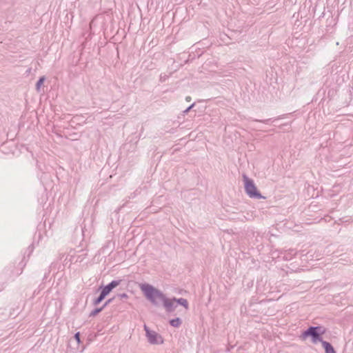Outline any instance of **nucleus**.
Wrapping results in <instances>:
<instances>
[{
	"label": "nucleus",
	"instance_id": "f257e3e1",
	"mask_svg": "<svg viewBox=\"0 0 353 353\" xmlns=\"http://www.w3.org/2000/svg\"><path fill=\"white\" fill-rule=\"evenodd\" d=\"M141 290L143 292L147 299L149 300L152 304L155 306H159L161 303H163L165 298V296L161 291L150 284H142L141 286Z\"/></svg>",
	"mask_w": 353,
	"mask_h": 353
},
{
	"label": "nucleus",
	"instance_id": "0eeeda50",
	"mask_svg": "<svg viewBox=\"0 0 353 353\" xmlns=\"http://www.w3.org/2000/svg\"><path fill=\"white\" fill-rule=\"evenodd\" d=\"M321 344L325 349V353H336L333 346L329 342L323 341Z\"/></svg>",
	"mask_w": 353,
	"mask_h": 353
},
{
	"label": "nucleus",
	"instance_id": "20e7f679",
	"mask_svg": "<svg viewBox=\"0 0 353 353\" xmlns=\"http://www.w3.org/2000/svg\"><path fill=\"white\" fill-rule=\"evenodd\" d=\"M144 330L145 331L146 336L148 337L150 343H163V341L162 337L160 335H159L156 332L151 331L146 325H144Z\"/></svg>",
	"mask_w": 353,
	"mask_h": 353
},
{
	"label": "nucleus",
	"instance_id": "423d86ee",
	"mask_svg": "<svg viewBox=\"0 0 353 353\" xmlns=\"http://www.w3.org/2000/svg\"><path fill=\"white\" fill-rule=\"evenodd\" d=\"M121 283L120 280H114L111 281L110 283L104 286L101 291L103 292L107 296L114 288L117 287Z\"/></svg>",
	"mask_w": 353,
	"mask_h": 353
},
{
	"label": "nucleus",
	"instance_id": "f03ea898",
	"mask_svg": "<svg viewBox=\"0 0 353 353\" xmlns=\"http://www.w3.org/2000/svg\"><path fill=\"white\" fill-rule=\"evenodd\" d=\"M326 332V329L323 326H310L307 330L303 332L301 337L303 340L306 339L307 337H311V341L314 344L318 342H322V335Z\"/></svg>",
	"mask_w": 353,
	"mask_h": 353
},
{
	"label": "nucleus",
	"instance_id": "9d476101",
	"mask_svg": "<svg viewBox=\"0 0 353 353\" xmlns=\"http://www.w3.org/2000/svg\"><path fill=\"white\" fill-rule=\"evenodd\" d=\"M105 294L103 292L101 291L99 296L94 300L93 304L94 305H99L105 299Z\"/></svg>",
	"mask_w": 353,
	"mask_h": 353
},
{
	"label": "nucleus",
	"instance_id": "9b49d317",
	"mask_svg": "<svg viewBox=\"0 0 353 353\" xmlns=\"http://www.w3.org/2000/svg\"><path fill=\"white\" fill-rule=\"evenodd\" d=\"M176 303L177 304V305H183V307H185V309L188 308V303L185 299H183V298L176 299Z\"/></svg>",
	"mask_w": 353,
	"mask_h": 353
},
{
	"label": "nucleus",
	"instance_id": "4468645a",
	"mask_svg": "<svg viewBox=\"0 0 353 353\" xmlns=\"http://www.w3.org/2000/svg\"><path fill=\"white\" fill-rule=\"evenodd\" d=\"M45 81V78L44 77H41L39 79V80L38 81L37 83V90H39L41 86L43 85V82Z\"/></svg>",
	"mask_w": 353,
	"mask_h": 353
},
{
	"label": "nucleus",
	"instance_id": "ddd939ff",
	"mask_svg": "<svg viewBox=\"0 0 353 353\" xmlns=\"http://www.w3.org/2000/svg\"><path fill=\"white\" fill-rule=\"evenodd\" d=\"M128 297L126 293H121L117 294L114 299H118L119 300H122L123 299H127Z\"/></svg>",
	"mask_w": 353,
	"mask_h": 353
},
{
	"label": "nucleus",
	"instance_id": "f8f14e48",
	"mask_svg": "<svg viewBox=\"0 0 353 353\" xmlns=\"http://www.w3.org/2000/svg\"><path fill=\"white\" fill-rule=\"evenodd\" d=\"M103 310V308L102 307L94 309V310H92V311L90 312V316H96V315H97V314H98L99 312H101Z\"/></svg>",
	"mask_w": 353,
	"mask_h": 353
},
{
	"label": "nucleus",
	"instance_id": "1a4fd4ad",
	"mask_svg": "<svg viewBox=\"0 0 353 353\" xmlns=\"http://www.w3.org/2000/svg\"><path fill=\"white\" fill-rule=\"evenodd\" d=\"M294 222L290 221V222H286L285 225L286 227L289 229H292L294 232H299V225L297 224H294Z\"/></svg>",
	"mask_w": 353,
	"mask_h": 353
},
{
	"label": "nucleus",
	"instance_id": "dca6fc26",
	"mask_svg": "<svg viewBox=\"0 0 353 353\" xmlns=\"http://www.w3.org/2000/svg\"><path fill=\"white\" fill-rule=\"evenodd\" d=\"M74 339L77 340V341L78 342V343H80V333L79 332H77L75 334H74Z\"/></svg>",
	"mask_w": 353,
	"mask_h": 353
},
{
	"label": "nucleus",
	"instance_id": "6e6552de",
	"mask_svg": "<svg viewBox=\"0 0 353 353\" xmlns=\"http://www.w3.org/2000/svg\"><path fill=\"white\" fill-rule=\"evenodd\" d=\"M170 324L174 327H179L182 324V321L180 318H175L170 321Z\"/></svg>",
	"mask_w": 353,
	"mask_h": 353
},
{
	"label": "nucleus",
	"instance_id": "7ed1b4c3",
	"mask_svg": "<svg viewBox=\"0 0 353 353\" xmlns=\"http://www.w3.org/2000/svg\"><path fill=\"white\" fill-rule=\"evenodd\" d=\"M243 181L245 192L249 195L250 197L257 199H261L263 197L261 194L259 193V192L257 190V188L252 180L244 176Z\"/></svg>",
	"mask_w": 353,
	"mask_h": 353
},
{
	"label": "nucleus",
	"instance_id": "39448f33",
	"mask_svg": "<svg viewBox=\"0 0 353 353\" xmlns=\"http://www.w3.org/2000/svg\"><path fill=\"white\" fill-rule=\"evenodd\" d=\"M176 301V298H173L172 299H168L167 297L165 298L163 304L168 312H172L174 311L175 308L177 307Z\"/></svg>",
	"mask_w": 353,
	"mask_h": 353
},
{
	"label": "nucleus",
	"instance_id": "2eb2a0df",
	"mask_svg": "<svg viewBox=\"0 0 353 353\" xmlns=\"http://www.w3.org/2000/svg\"><path fill=\"white\" fill-rule=\"evenodd\" d=\"M113 299L114 298L110 299L108 301H106L105 303L103 305L102 307L104 309L108 305H109L112 301Z\"/></svg>",
	"mask_w": 353,
	"mask_h": 353
}]
</instances>
